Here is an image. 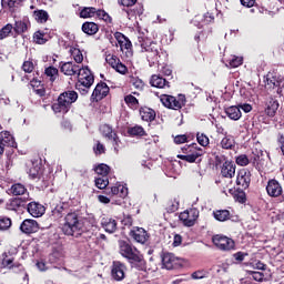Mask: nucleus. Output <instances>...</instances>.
Returning a JSON list of instances; mask_svg holds the SVG:
<instances>
[{"instance_id": "obj_1", "label": "nucleus", "mask_w": 284, "mask_h": 284, "mask_svg": "<svg viewBox=\"0 0 284 284\" xmlns=\"http://www.w3.org/2000/svg\"><path fill=\"white\" fill-rule=\"evenodd\" d=\"M119 254L122 258H125L131 267H135L140 272L148 270V263L145 257L141 254V251L134 246L130 241L120 240L118 241Z\"/></svg>"}, {"instance_id": "obj_2", "label": "nucleus", "mask_w": 284, "mask_h": 284, "mask_svg": "<svg viewBox=\"0 0 284 284\" xmlns=\"http://www.w3.org/2000/svg\"><path fill=\"white\" fill-rule=\"evenodd\" d=\"M135 47L140 48V52H145L146 61L149 62L150 68L161 63V45L145 36L138 37L135 41Z\"/></svg>"}, {"instance_id": "obj_3", "label": "nucleus", "mask_w": 284, "mask_h": 284, "mask_svg": "<svg viewBox=\"0 0 284 284\" xmlns=\"http://www.w3.org/2000/svg\"><path fill=\"white\" fill-rule=\"evenodd\" d=\"M79 93L74 90L63 91L52 103L51 110L54 114H68L72 110V103H77Z\"/></svg>"}, {"instance_id": "obj_4", "label": "nucleus", "mask_w": 284, "mask_h": 284, "mask_svg": "<svg viewBox=\"0 0 284 284\" xmlns=\"http://www.w3.org/2000/svg\"><path fill=\"white\" fill-rule=\"evenodd\" d=\"M83 230V222H81V216L79 212H69L64 216V223L62 224V232L65 236H74L79 239Z\"/></svg>"}, {"instance_id": "obj_5", "label": "nucleus", "mask_w": 284, "mask_h": 284, "mask_svg": "<svg viewBox=\"0 0 284 284\" xmlns=\"http://www.w3.org/2000/svg\"><path fill=\"white\" fill-rule=\"evenodd\" d=\"M95 183V187H98V190H104L103 194H105V196H110V199H125V196H128V187L116 183L113 186H109L110 185V180H108V178H95L94 180Z\"/></svg>"}, {"instance_id": "obj_6", "label": "nucleus", "mask_w": 284, "mask_h": 284, "mask_svg": "<svg viewBox=\"0 0 284 284\" xmlns=\"http://www.w3.org/2000/svg\"><path fill=\"white\" fill-rule=\"evenodd\" d=\"M92 85H94V74L90 68H80L78 71V82L75 83L77 90L80 94L85 95L90 92V88H92Z\"/></svg>"}, {"instance_id": "obj_7", "label": "nucleus", "mask_w": 284, "mask_h": 284, "mask_svg": "<svg viewBox=\"0 0 284 284\" xmlns=\"http://www.w3.org/2000/svg\"><path fill=\"white\" fill-rule=\"evenodd\" d=\"M0 270H9L13 274H21L26 272V267L20 262H14V257L11 252H3L0 257Z\"/></svg>"}, {"instance_id": "obj_8", "label": "nucleus", "mask_w": 284, "mask_h": 284, "mask_svg": "<svg viewBox=\"0 0 284 284\" xmlns=\"http://www.w3.org/2000/svg\"><path fill=\"white\" fill-rule=\"evenodd\" d=\"M183 155H178L181 161H186V163H196V159L203 156V149L199 148V144L192 143L186 144L182 148Z\"/></svg>"}, {"instance_id": "obj_9", "label": "nucleus", "mask_w": 284, "mask_h": 284, "mask_svg": "<svg viewBox=\"0 0 284 284\" xmlns=\"http://www.w3.org/2000/svg\"><path fill=\"white\" fill-rule=\"evenodd\" d=\"M161 103L164 108H169V110H181L182 108H185L187 100L183 94H179L178 98L174 95L164 94L161 97Z\"/></svg>"}, {"instance_id": "obj_10", "label": "nucleus", "mask_w": 284, "mask_h": 284, "mask_svg": "<svg viewBox=\"0 0 284 284\" xmlns=\"http://www.w3.org/2000/svg\"><path fill=\"white\" fill-rule=\"evenodd\" d=\"M136 1L139 0H118L119 6L123 8H132L135 6L133 9H124L128 19H134V17H141V14H143V7L142 4H136Z\"/></svg>"}, {"instance_id": "obj_11", "label": "nucleus", "mask_w": 284, "mask_h": 284, "mask_svg": "<svg viewBox=\"0 0 284 284\" xmlns=\"http://www.w3.org/2000/svg\"><path fill=\"white\" fill-rule=\"evenodd\" d=\"M212 243L217 247V250H221L222 252H230L231 250H234L236 246L234 240L223 235V234H216L212 236Z\"/></svg>"}, {"instance_id": "obj_12", "label": "nucleus", "mask_w": 284, "mask_h": 284, "mask_svg": "<svg viewBox=\"0 0 284 284\" xmlns=\"http://www.w3.org/2000/svg\"><path fill=\"white\" fill-rule=\"evenodd\" d=\"M199 214L200 212L197 209H187L180 213L179 219L184 227H194V225H196V221L199 220Z\"/></svg>"}, {"instance_id": "obj_13", "label": "nucleus", "mask_w": 284, "mask_h": 284, "mask_svg": "<svg viewBox=\"0 0 284 284\" xmlns=\"http://www.w3.org/2000/svg\"><path fill=\"white\" fill-rule=\"evenodd\" d=\"M49 205L51 207V214L54 219H63L67 214H70V204L68 202H59L57 203V200H51L49 202Z\"/></svg>"}, {"instance_id": "obj_14", "label": "nucleus", "mask_w": 284, "mask_h": 284, "mask_svg": "<svg viewBox=\"0 0 284 284\" xmlns=\"http://www.w3.org/2000/svg\"><path fill=\"white\" fill-rule=\"evenodd\" d=\"M115 41H118V44L120 45L121 52L125 54V57L130 58L134 53L132 51V41H130V38L125 37L122 32L116 31L113 34Z\"/></svg>"}, {"instance_id": "obj_15", "label": "nucleus", "mask_w": 284, "mask_h": 284, "mask_svg": "<svg viewBox=\"0 0 284 284\" xmlns=\"http://www.w3.org/2000/svg\"><path fill=\"white\" fill-rule=\"evenodd\" d=\"M110 94V87H108V83L100 81L92 94H91V103H99V101H103V99H105V97H108Z\"/></svg>"}, {"instance_id": "obj_16", "label": "nucleus", "mask_w": 284, "mask_h": 284, "mask_svg": "<svg viewBox=\"0 0 284 284\" xmlns=\"http://www.w3.org/2000/svg\"><path fill=\"white\" fill-rule=\"evenodd\" d=\"M235 183L242 190H247L252 183V172L248 169H240Z\"/></svg>"}, {"instance_id": "obj_17", "label": "nucleus", "mask_w": 284, "mask_h": 284, "mask_svg": "<svg viewBox=\"0 0 284 284\" xmlns=\"http://www.w3.org/2000/svg\"><path fill=\"white\" fill-rule=\"evenodd\" d=\"M250 161L257 172H263L265 168V154L263 153V150H253L250 155Z\"/></svg>"}, {"instance_id": "obj_18", "label": "nucleus", "mask_w": 284, "mask_h": 284, "mask_svg": "<svg viewBox=\"0 0 284 284\" xmlns=\"http://www.w3.org/2000/svg\"><path fill=\"white\" fill-rule=\"evenodd\" d=\"M129 236L135 241V243H140L141 245H145L148 241H150V234L145 229L133 226L132 230L129 232Z\"/></svg>"}, {"instance_id": "obj_19", "label": "nucleus", "mask_w": 284, "mask_h": 284, "mask_svg": "<svg viewBox=\"0 0 284 284\" xmlns=\"http://www.w3.org/2000/svg\"><path fill=\"white\" fill-rule=\"evenodd\" d=\"M6 148H17V142L14 141V136L10 134V131L0 132V156H3V152H6Z\"/></svg>"}, {"instance_id": "obj_20", "label": "nucleus", "mask_w": 284, "mask_h": 284, "mask_svg": "<svg viewBox=\"0 0 284 284\" xmlns=\"http://www.w3.org/2000/svg\"><path fill=\"white\" fill-rule=\"evenodd\" d=\"M106 63L113 68L119 74H128V67L122 63L119 57L114 54H108L105 58Z\"/></svg>"}, {"instance_id": "obj_21", "label": "nucleus", "mask_w": 284, "mask_h": 284, "mask_svg": "<svg viewBox=\"0 0 284 284\" xmlns=\"http://www.w3.org/2000/svg\"><path fill=\"white\" fill-rule=\"evenodd\" d=\"M39 230V222H37V220L33 219H26L20 224V232H22V234H27L28 236H30V234H37Z\"/></svg>"}, {"instance_id": "obj_22", "label": "nucleus", "mask_w": 284, "mask_h": 284, "mask_svg": "<svg viewBox=\"0 0 284 284\" xmlns=\"http://www.w3.org/2000/svg\"><path fill=\"white\" fill-rule=\"evenodd\" d=\"M30 196L12 197L7 202V210L19 212L22 207H27Z\"/></svg>"}, {"instance_id": "obj_23", "label": "nucleus", "mask_w": 284, "mask_h": 284, "mask_svg": "<svg viewBox=\"0 0 284 284\" xmlns=\"http://www.w3.org/2000/svg\"><path fill=\"white\" fill-rule=\"evenodd\" d=\"M266 192L272 199H278V196H283V185L276 179L268 180Z\"/></svg>"}, {"instance_id": "obj_24", "label": "nucleus", "mask_w": 284, "mask_h": 284, "mask_svg": "<svg viewBox=\"0 0 284 284\" xmlns=\"http://www.w3.org/2000/svg\"><path fill=\"white\" fill-rule=\"evenodd\" d=\"M265 89L272 92L273 97H283V88H281V82L276 78H266Z\"/></svg>"}, {"instance_id": "obj_25", "label": "nucleus", "mask_w": 284, "mask_h": 284, "mask_svg": "<svg viewBox=\"0 0 284 284\" xmlns=\"http://www.w3.org/2000/svg\"><path fill=\"white\" fill-rule=\"evenodd\" d=\"M125 270L128 267L119 261H114L111 270V276L114 281H123L125 278Z\"/></svg>"}, {"instance_id": "obj_26", "label": "nucleus", "mask_w": 284, "mask_h": 284, "mask_svg": "<svg viewBox=\"0 0 284 284\" xmlns=\"http://www.w3.org/2000/svg\"><path fill=\"white\" fill-rule=\"evenodd\" d=\"M26 207L33 219H40V216L45 214V206L39 202H30Z\"/></svg>"}, {"instance_id": "obj_27", "label": "nucleus", "mask_w": 284, "mask_h": 284, "mask_svg": "<svg viewBox=\"0 0 284 284\" xmlns=\"http://www.w3.org/2000/svg\"><path fill=\"white\" fill-rule=\"evenodd\" d=\"M221 174L224 179H234L236 175V164L230 160L224 161L221 166Z\"/></svg>"}, {"instance_id": "obj_28", "label": "nucleus", "mask_w": 284, "mask_h": 284, "mask_svg": "<svg viewBox=\"0 0 284 284\" xmlns=\"http://www.w3.org/2000/svg\"><path fill=\"white\" fill-rule=\"evenodd\" d=\"M80 70H81V67L72 62H64L60 67V71L67 77H74V74H79Z\"/></svg>"}, {"instance_id": "obj_29", "label": "nucleus", "mask_w": 284, "mask_h": 284, "mask_svg": "<svg viewBox=\"0 0 284 284\" xmlns=\"http://www.w3.org/2000/svg\"><path fill=\"white\" fill-rule=\"evenodd\" d=\"M162 263L166 270H174V267L179 265V257H176L174 253H164Z\"/></svg>"}, {"instance_id": "obj_30", "label": "nucleus", "mask_w": 284, "mask_h": 284, "mask_svg": "<svg viewBox=\"0 0 284 284\" xmlns=\"http://www.w3.org/2000/svg\"><path fill=\"white\" fill-rule=\"evenodd\" d=\"M139 112L142 121H146V123H152L156 119V111L152 108L141 106Z\"/></svg>"}, {"instance_id": "obj_31", "label": "nucleus", "mask_w": 284, "mask_h": 284, "mask_svg": "<svg viewBox=\"0 0 284 284\" xmlns=\"http://www.w3.org/2000/svg\"><path fill=\"white\" fill-rule=\"evenodd\" d=\"M101 226L103 227V230L105 232H108V234H114V232H116V230H118L116 220H114L112 217H108V216L102 217Z\"/></svg>"}, {"instance_id": "obj_32", "label": "nucleus", "mask_w": 284, "mask_h": 284, "mask_svg": "<svg viewBox=\"0 0 284 284\" xmlns=\"http://www.w3.org/2000/svg\"><path fill=\"white\" fill-rule=\"evenodd\" d=\"M280 106L281 104L278 103V100L270 98L266 102L265 114L271 119L276 116V112H278Z\"/></svg>"}, {"instance_id": "obj_33", "label": "nucleus", "mask_w": 284, "mask_h": 284, "mask_svg": "<svg viewBox=\"0 0 284 284\" xmlns=\"http://www.w3.org/2000/svg\"><path fill=\"white\" fill-rule=\"evenodd\" d=\"M9 194H12V196H30V193H28V189L22 183H14L9 189Z\"/></svg>"}, {"instance_id": "obj_34", "label": "nucleus", "mask_w": 284, "mask_h": 284, "mask_svg": "<svg viewBox=\"0 0 284 284\" xmlns=\"http://www.w3.org/2000/svg\"><path fill=\"white\" fill-rule=\"evenodd\" d=\"M150 85L152 88L163 89L170 88V82L161 75L153 74L150 79Z\"/></svg>"}, {"instance_id": "obj_35", "label": "nucleus", "mask_w": 284, "mask_h": 284, "mask_svg": "<svg viewBox=\"0 0 284 284\" xmlns=\"http://www.w3.org/2000/svg\"><path fill=\"white\" fill-rule=\"evenodd\" d=\"M82 32H84V34H88L89 37H94V34H97V32H99V24H97L95 22H83L82 28H81Z\"/></svg>"}, {"instance_id": "obj_36", "label": "nucleus", "mask_w": 284, "mask_h": 284, "mask_svg": "<svg viewBox=\"0 0 284 284\" xmlns=\"http://www.w3.org/2000/svg\"><path fill=\"white\" fill-rule=\"evenodd\" d=\"M213 219L220 223H225L232 219V213L229 210H215L213 211Z\"/></svg>"}, {"instance_id": "obj_37", "label": "nucleus", "mask_w": 284, "mask_h": 284, "mask_svg": "<svg viewBox=\"0 0 284 284\" xmlns=\"http://www.w3.org/2000/svg\"><path fill=\"white\" fill-rule=\"evenodd\" d=\"M23 0H1V6L3 10H8L9 12H17V8L21 6Z\"/></svg>"}, {"instance_id": "obj_38", "label": "nucleus", "mask_w": 284, "mask_h": 284, "mask_svg": "<svg viewBox=\"0 0 284 284\" xmlns=\"http://www.w3.org/2000/svg\"><path fill=\"white\" fill-rule=\"evenodd\" d=\"M30 85L38 97H45V88L41 83V80L33 78L30 81Z\"/></svg>"}, {"instance_id": "obj_39", "label": "nucleus", "mask_w": 284, "mask_h": 284, "mask_svg": "<svg viewBox=\"0 0 284 284\" xmlns=\"http://www.w3.org/2000/svg\"><path fill=\"white\" fill-rule=\"evenodd\" d=\"M13 31H14V36H13L14 39H17V37L21 34H26V32L28 31V22L23 20L16 21L13 26Z\"/></svg>"}, {"instance_id": "obj_40", "label": "nucleus", "mask_w": 284, "mask_h": 284, "mask_svg": "<svg viewBox=\"0 0 284 284\" xmlns=\"http://www.w3.org/2000/svg\"><path fill=\"white\" fill-rule=\"evenodd\" d=\"M126 134L129 136H148V132H145V129L143 126L135 124L134 126H129L126 129Z\"/></svg>"}, {"instance_id": "obj_41", "label": "nucleus", "mask_w": 284, "mask_h": 284, "mask_svg": "<svg viewBox=\"0 0 284 284\" xmlns=\"http://www.w3.org/2000/svg\"><path fill=\"white\" fill-rule=\"evenodd\" d=\"M225 114L231 119L232 121H239L241 119V108L233 105L225 109Z\"/></svg>"}, {"instance_id": "obj_42", "label": "nucleus", "mask_w": 284, "mask_h": 284, "mask_svg": "<svg viewBox=\"0 0 284 284\" xmlns=\"http://www.w3.org/2000/svg\"><path fill=\"white\" fill-rule=\"evenodd\" d=\"M220 145L222 150H234L236 141L232 135H226L221 140Z\"/></svg>"}, {"instance_id": "obj_43", "label": "nucleus", "mask_w": 284, "mask_h": 284, "mask_svg": "<svg viewBox=\"0 0 284 284\" xmlns=\"http://www.w3.org/2000/svg\"><path fill=\"white\" fill-rule=\"evenodd\" d=\"M44 74L51 83H54L57 79H59V69L54 68L53 65L48 67L44 69Z\"/></svg>"}, {"instance_id": "obj_44", "label": "nucleus", "mask_w": 284, "mask_h": 284, "mask_svg": "<svg viewBox=\"0 0 284 284\" xmlns=\"http://www.w3.org/2000/svg\"><path fill=\"white\" fill-rule=\"evenodd\" d=\"M93 17H97V8L83 7L80 10V19H92Z\"/></svg>"}, {"instance_id": "obj_45", "label": "nucleus", "mask_w": 284, "mask_h": 284, "mask_svg": "<svg viewBox=\"0 0 284 284\" xmlns=\"http://www.w3.org/2000/svg\"><path fill=\"white\" fill-rule=\"evenodd\" d=\"M124 103L130 108V110H139L140 103L139 99L133 94H128L124 97Z\"/></svg>"}, {"instance_id": "obj_46", "label": "nucleus", "mask_w": 284, "mask_h": 284, "mask_svg": "<svg viewBox=\"0 0 284 284\" xmlns=\"http://www.w3.org/2000/svg\"><path fill=\"white\" fill-rule=\"evenodd\" d=\"M245 189H242L241 186H239V189H236L233 193V199L237 202V203H245L247 201V195L245 194Z\"/></svg>"}, {"instance_id": "obj_47", "label": "nucleus", "mask_w": 284, "mask_h": 284, "mask_svg": "<svg viewBox=\"0 0 284 284\" xmlns=\"http://www.w3.org/2000/svg\"><path fill=\"white\" fill-rule=\"evenodd\" d=\"M95 17L104 23H112V18L109 12L103 9H95Z\"/></svg>"}, {"instance_id": "obj_48", "label": "nucleus", "mask_w": 284, "mask_h": 284, "mask_svg": "<svg viewBox=\"0 0 284 284\" xmlns=\"http://www.w3.org/2000/svg\"><path fill=\"white\" fill-rule=\"evenodd\" d=\"M33 16L36 18V21H38V23H45L48 19H50V16L45 10H36L33 11Z\"/></svg>"}, {"instance_id": "obj_49", "label": "nucleus", "mask_w": 284, "mask_h": 284, "mask_svg": "<svg viewBox=\"0 0 284 284\" xmlns=\"http://www.w3.org/2000/svg\"><path fill=\"white\" fill-rule=\"evenodd\" d=\"M94 172L99 174V176L108 178V175L110 174V165L105 163L98 164L94 168Z\"/></svg>"}, {"instance_id": "obj_50", "label": "nucleus", "mask_w": 284, "mask_h": 284, "mask_svg": "<svg viewBox=\"0 0 284 284\" xmlns=\"http://www.w3.org/2000/svg\"><path fill=\"white\" fill-rule=\"evenodd\" d=\"M101 130H102L103 136L109 141H112L114 135H116V132H114V129H112V125L110 124H103Z\"/></svg>"}, {"instance_id": "obj_51", "label": "nucleus", "mask_w": 284, "mask_h": 284, "mask_svg": "<svg viewBox=\"0 0 284 284\" xmlns=\"http://www.w3.org/2000/svg\"><path fill=\"white\" fill-rule=\"evenodd\" d=\"M69 52L75 63H83V53L81 52V49L71 47Z\"/></svg>"}, {"instance_id": "obj_52", "label": "nucleus", "mask_w": 284, "mask_h": 284, "mask_svg": "<svg viewBox=\"0 0 284 284\" xmlns=\"http://www.w3.org/2000/svg\"><path fill=\"white\" fill-rule=\"evenodd\" d=\"M12 227V219L8 216H0V232H8Z\"/></svg>"}, {"instance_id": "obj_53", "label": "nucleus", "mask_w": 284, "mask_h": 284, "mask_svg": "<svg viewBox=\"0 0 284 284\" xmlns=\"http://www.w3.org/2000/svg\"><path fill=\"white\" fill-rule=\"evenodd\" d=\"M13 26L12 23H7L4 27L0 30V41H3V39H8L10 34H12Z\"/></svg>"}, {"instance_id": "obj_54", "label": "nucleus", "mask_w": 284, "mask_h": 284, "mask_svg": "<svg viewBox=\"0 0 284 284\" xmlns=\"http://www.w3.org/2000/svg\"><path fill=\"white\" fill-rule=\"evenodd\" d=\"M235 163L241 168H246V165H250L251 161L247 154H240L235 158Z\"/></svg>"}, {"instance_id": "obj_55", "label": "nucleus", "mask_w": 284, "mask_h": 284, "mask_svg": "<svg viewBox=\"0 0 284 284\" xmlns=\"http://www.w3.org/2000/svg\"><path fill=\"white\" fill-rule=\"evenodd\" d=\"M246 274H248V276H252L253 281H256L257 283H263V281H265V274L263 272L246 271Z\"/></svg>"}, {"instance_id": "obj_56", "label": "nucleus", "mask_w": 284, "mask_h": 284, "mask_svg": "<svg viewBox=\"0 0 284 284\" xmlns=\"http://www.w3.org/2000/svg\"><path fill=\"white\" fill-rule=\"evenodd\" d=\"M33 41H36V43H38V45H43V44L48 43V39H45V33L42 31H37L33 34Z\"/></svg>"}, {"instance_id": "obj_57", "label": "nucleus", "mask_w": 284, "mask_h": 284, "mask_svg": "<svg viewBox=\"0 0 284 284\" xmlns=\"http://www.w3.org/2000/svg\"><path fill=\"white\" fill-rule=\"evenodd\" d=\"M227 63H229L230 68H239L240 65H243V57L232 55L227 60Z\"/></svg>"}, {"instance_id": "obj_58", "label": "nucleus", "mask_w": 284, "mask_h": 284, "mask_svg": "<svg viewBox=\"0 0 284 284\" xmlns=\"http://www.w3.org/2000/svg\"><path fill=\"white\" fill-rule=\"evenodd\" d=\"M21 70L26 72V74H32L34 72V62L32 60H26L22 63Z\"/></svg>"}, {"instance_id": "obj_59", "label": "nucleus", "mask_w": 284, "mask_h": 284, "mask_svg": "<svg viewBox=\"0 0 284 284\" xmlns=\"http://www.w3.org/2000/svg\"><path fill=\"white\" fill-rule=\"evenodd\" d=\"M196 141L202 148H207L210 145V138L205 133H197Z\"/></svg>"}, {"instance_id": "obj_60", "label": "nucleus", "mask_w": 284, "mask_h": 284, "mask_svg": "<svg viewBox=\"0 0 284 284\" xmlns=\"http://www.w3.org/2000/svg\"><path fill=\"white\" fill-rule=\"evenodd\" d=\"M30 179H41V166H31L28 172Z\"/></svg>"}, {"instance_id": "obj_61", "label": "nucleus", "mask_w": 284, "mask_h": 284, "mask_svg": "<svg viewBox=\"0 0 284 284\" xmlns=\"http://www.w3.org/2000/svg\"><path fill=\"white\" fill-rule=\"evenodd\" d=\"M111 141H112V145L115 154H119V151L121 150V139L119 138V134L113 135Z\"/></svg>"}, {"instance_id": "obj_62", "label": "nucleus", "mask_w": 284, "mask_h": 284, "mask_svg": "<svg viewBox=\"0 0 284 284\" xmlns=\"http://www.w3.org/2000/svg\"><path fill=\"white\" fill-rule=\"evenodd\" d=\"M93 152L97 156H101V154H105V145H103L98 141L95 146H93Z\"/></svg>"}, {"instance_id": "obj_63", "label": "nucleus", "mask_w": 284, "mask_h": 284, "mask_svg": "<svg viewBox=\"0 0 284 284\" xmlns=\"http://www.w3.org/2000/svg\"><path fill=\"white\" fill-rule=\"evenodd\" d=\"M121 223L123 227H132L134 219H132V215H124Z\"/></svg>"}, {"instance_id": "obj_64", "label": "nucleus", "mask_w": 284, "mask_h": 284, "mask_svg": "<svg viewBox=\"0 0 284 284\" xmlns=\"http://www.w3.org/2000/svg\"><path fill=\"white\" fill-rule=\"evenodd\" d=\"M277 145L282 156H284V134L283 133L277 134Z\"/></svg>"}]
</instances>
